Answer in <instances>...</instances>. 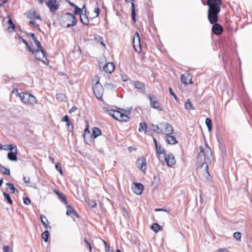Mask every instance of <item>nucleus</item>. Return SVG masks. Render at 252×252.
<instances>
[{"label": "nucleus", "instance_id": "obj_60", "mask_svg": "<svg viewBox=\"0 0 252 252\" xmlns=\"http://www.w3.org/2000/svg\"><path fill=\"white\" fill-rule=\"evenodd\" d=\"M26 34L28 36H30L32 37V40L34 39L35 38H36V37L35 36V34L33 33H32V32H26Z\"/></svg>", "mask_w": 252, "mask_h": 252}, {"label": "nucleus", "instance_id": "obj_13", "mask_svg": "<svg viewBox=\"0 0 252 252\" xmlns=\"http://www.w3.org/2000/svg\"><path fill=\"white\" fill-rule=\"evenodd\" d=\"M133 184L134 186L132 188L134 192L137 195L141 194L144 189V186L142 184L138 183H134Z\"/></svg>", "mask_w": 252, "mask_h": 252}, {"label": "nucleus", "instance_id": "obj_15", "mask_svg": "<svg viewBox=\"0 0 252 252\" xmlns=\"http://www.w3.org/2000/svg\"><path fill=\"white\" fill-rule=\"evenodd\" d=\"M156 147L158 158L159 161H161V158L165 157V150L162 148L160 144L158 145Z\"/></svg>", "mask_w": 252, "mask_h": 252}, {"label": "nucleus", "instance_id": "obj_33", "mask_svg": "<svg viewBox=\"0 0 252 252\" xmlns=\"http://www.w3.org/2000/svg\"><path fill=\"white\" fill-rule=\"evenodd\" d=\"M49 235V232L48 230H45L41 234L42 238L45 242H47L48 241Z\"/></svg>", "mask_w": 252, "mask_h": 252}, {"label": "nucleus", "instance_id": "obj_37", "mask_svg": "<svg viewBox=\"0 0 252 252\" xmlns=\"http://www.w3.org/2000/svg\"><path fill=\"white\" fill-rule=\"evenodd\" d=\"M15 148H16V146L13 144H9L4 145V148L2 149H3L4 150H9L10 152L12 150L13 151Z\"/></svg>", "mask_w": 252, "mask_h": 252}, {"label": "nucleus", "instance_id": "obj_38", "mask_svg": "<svg viewBox=\"0 0 252 252\" xmlns=\"http://www.w3.org/2000/svg\"><path fill=\"white\" fill-rule=\"evenodd\" d=\"M151 228L155 232H157L161 229V226L157 223H154L151 227Z\"/></svg>", "mask_w": 252, "mask_h": 252}, {"label": "nucleus", "instance_id": "obj_61", "mask_svg": "<svg viewBox=\"0 0 252 252\" xmlns=\"http://www.w3.org/2000/svg\"><path fill=\"white\" fill-rule=\"evenodd\" d=\"M94 11L96 14L95 17H98L100 13V8L99 7H96L94 8Z\"/></svg>", "mask_w": 252, "mask_h": 252}, {"label": "nucleus", "instance_id": "obj_16", "mask_svg": "<svg viewBox=\"0 0 252 252\" xmlns=\"http://www.w3.org/2000/svg\"><path fill=\"white\" fill-rule=\"evenodd\" d=\"M160 126L163 127L166 134H172L173 133V129L171 125L167 122H164L161 123Z\"/></svg>", "mask_w": 252, "mask_h": 252}, {"label": "nucleus", "instance_id": "obj_57", "mask_svg": "<svg viewBox=\"0 0 252 252\" xmlns=\"http://www.w3.org/2000/svg\"><path fill=\"white\" fill-rule=\"evenodd\" d=\"M3 252H13L9 246H5L3 248Z\"/></svg>", "mask_w": 252, "mask_h": 252}, {"label": "nucleus", "instance_id": "obj_50", "mask_svg": "<svg viewBox=\"0 0 252 252\" xmlns=\"http://www.w3.org/2000/svg\"><path fill=\"white\" fill-rule=\"evenodd\" d=\"M144 126L146 129V131L147 130V124L146 123H143V124L142 123H140V126L139 127V131H142L143 129H144Z\"/></svg>", "mask_w": 252, "mask_h": 252}, {"label": "nucleus", "instance_id": "obj_43", "mask_svg": "<svg viewBox=\"0 0 252 252\" xmlns=\"http://www.w3.org/2000/svg\"><path fill=\"white\" fill-rule=\"evenodd\" d=\"M67 130L70 131V132H73V124L71 123V121H69V122H67L66 123Z\"/></svg>", "mask_w": 252, "mask_h": 252}, {"label": "nucleus", "instance_id": "obj_25", "mask_svg": "<svg viewBox=\"0 0 252 252\" xmlns=\"http://www.w3.org/2000/svg\"><path fill=\"white\" fill-rule=\"evenodd\" d=\"M55 192L58 195L63 202H64L65 204H67V201L66 200L65 195L63 193L61 192L58 189H55Z\"/></svg>", "mask_w": 252, "mask_h": 252}, {"label": "nucleus", "instance_id": "obj_58", "mask_svg": "<svg viewBox=\"0 0 252 252\" xmlns=\"http://www.w3.org/2000/svg\"><path fill=\"white\" fill-rule=\"evenodd\" d=\"M89 206H91L92 208H95L96 206V203L95 201L91 200L89 203Z\"/></svg>", "mask_w": 252, "mask_h": 252}, {"label": "nucleus", "instance_id": "obj_19", "mask_svg": "<svg viewBox=\"0 0 252 252\" xmlns=\"http://www.w3.org/2000/svg\"><path fill=\"white\" fill-rule=\"evenodd\" d=\"M161 123L158 125H155L153 124H151V126L152 127V130L158 134H161L163 133V127L160 126Z\"/></svg>", "mask_w": 252, "mask_h": 252}, {"label": "nucleus", "instance_id": "obj_36", "mask_svg": "<svg viewBox=\"0 0 252 252\" xmlns=\"http://www.w3.org/2000/svg\"><path fill=\"white\" fill-rule=\"evenodd\" d=\"M185 107L187 109L194 110V108L193 107L191 102L189 99H188L185 104Z\"/></svg>", "mask_w": 252, "mask_h": 252}, {"label": "nucleus", "instance_id": "obj_30", "mask_svg": "<svg viewBox=\"0 0 252 252\" xmlns=\"http://www.w3.org/2000/svg\"><path fill=\"white\" fill-rule=\"evenodd\" d=\"M0 171L3 174L9 175L10 173V169L0 164Z\"/></svg>", "mask_w": 252, "mask_h": 252}, {"label": "nucleus", "instance_id": "obj_34", "mask_svg": "<svg viewBox=\"0 0 252 252\" xmlns=\"http://www.w3.org/2000/svg\"><path fill=\"white\" fill-rule=\"evenodd\" d=\"M3 195L4 196L5 200L9 204H12L13 201L11 199L10 195L5 192L3 193Z\"/></svg>", "mask_w": 252, "mask_h": 252}, {"label": "nucleus", "instance_id": "obj_44", "mask_svg": "<svg viewBox=\"0 0 252 252\" xmlns=\"http://www.w3.org/2000/svg\"><path fill=\"white\" fill-rule=\"evenodd\" d=\"M233 237L237 241H240L241 238V233L239 232H236L233 233Z\"/></svg>", "mask_w": 252, "mask_h": 252}, {"label": "nucleus", "instance_id": "obj_8", "mask_svg": "<svg viewBox=\"0 0 252 252\" xmlns=\"http://www.w3.org/2000/svg\"><path fill=\"white\" fill-rule=\"evenodd\" d=\"M115 116L116 120L122 122H128L130 119V117L127 115L118 110H115Z\"/></svg>", "mask_w": 252, "mask_h": 252}, {"label": "nucleus", "instance_id": "obj_29", "mask_svg": "<svg viewBox=\"0 0 252 252\" xmlns=\"http://www.w3.org/2000/svg\"><path fill=\"white\" fill-rule=\"evenodd\" d=\"M85 142L88 144H90L93 142L94 138L92 134H88L86 136L84 137Z\"/></svg>", "mask_w": 252, "mask_h": 252}, {"label": "nucleus", "instance_id": "obj_14", "mask_svg": "<svg viewBox=\"0 0 252 252\" xmlns=\"http://www.w3.org/2000/svg\"><path fill=\"white\" fill-rule=\"evenodd\" d=\"M133 46L136 51H137V49L136 48V47H139L140 50H141L140 38L138 32H136L133 35Z\"/></svg>", "mask_w": 252, "mask_h": 252}, {"label": "nucleus", "instance_id": "obj_9", "mask_svg": "<svg viewBox=\"0 0 252 252\" xmlns=\"http://www.w3.org/2000/svg\"><path fill=\"white\" fill-rule=\"evenodd\" d=\"M93 91L94 94L96 96V97L98 98H101L102 97L103 92V86L100 84H94L93 85Z\"/></svg>", "mask_w": 252, "mask_h": 252}, {"label": "nucleus", "instance_id": "obj_42", "mask_svg": "<svg viewBox=\"0 0 252 252\" xmlns=\"http://www.w3.org/2000/svg\"><path fill=\"white\" fill-rule=\"evenodd\" d=\"M24 44L26 45L27 50L31 52L32 54H36L37 55L36 50L32 49L27 41Z\"/></svg>", "mask_w": 252, "mask_h": 252}, {"label": "nucleus", "instance_id": "obj_5", "mask_svg": "<svg viewBox=\"0 0 252 252\" xmlns=\"http://www.w3.org/2000/svg\"><path fill=\"white\" fill-rule=\"evenodd\" d=\"M102 65V63L99 64V70L101 71H104L105 72L111 74L115 69L114 63L112 62L108 63L104 65Z\"/></svg>", "mask_w": 252, "mask_h": 252}, {"label": "nucleus", "instance_id": "obj_1", "mask_svg": "<svg viewBox=\"0 0 252 252\" xmlns=\"http://www.w3.org/2000/svg\"><path fill=\"white\" fill-rule=\"evenodd\" d=\"M221 4V0H207V5L209 6L208 19L210 24L213 25L212 31L216 35L221 34L223 32L222 26L217 23Z\"/></svg>", "mask_w": 252, "mask_h": 252}, {"label": "nucleus", "instance_id": "obj_56", "mask_svg": "<svg viewBox=\"0 0 252 252\" xmlns=\"http://www.w3.org/2000/svg\"><path fill=\"white\" fill-rule=\"evenodd\" d=\"M95 81V83L94 84H99V78L98 75H95L94 77L93 83Z\"/></svg>", "mask_w": 252, "mask_h": 252}, {"label": "nucleus", "instance_id": "obj_49", "mask_svg": "<svg viewBox=\"0 0 252 252\" xmlns=\"http://www.w3.org/2000/svg\"><path fill=\"white\" fill-rule=\"evenodd\" d=\"M205 171L206 173L207 174V176L206 177L207 180L209 181H211L212 180V177L210 176V173L208 171V164H206Z\"/></svg>", "mask_w": 252, "mask_h": 252}, {"label": "nucleus", "instance_id": "obj_32", "mask_svg": "<svg viewBox=\"0 0 252 252\" xmlns=\"http://www.w3.org/2000/svg\"><path fill=\"white\" fill-rule=\"evenodd\" d=\"M104 87L109 90H114L117 88V86L112 83H106L104 84Z\"/></svg>", "mask_w": 252, "mask_h": 252}, {"label": "nucleus", "instance_id": "obj_52", "mask_svg": "<svg viewBox=\"0 0 252 252\" xmlns=\"http://www.w3.org/2000/svg\"><path fill=\"white\" fill-rule=\"evenodd\" d=\"M169 92L171 95H172L174 98L176 100V101H178V98L175 93L173 92L171 88H169Z\"/></svg>", "mask_w": 252, "mask_h": 252}, {"label": "nucleus", "instance_id": "obj_27", "mask_svg": "<svg viewBox=\"0 0 252 252\" xmlns=\"http://www.w3.org/2000/svg\"><path fill=\"white\" fill-rule=\"evenodd\" d=\"M102 134L101 130L97 127H94L93 128V136L94 138H96L99 135H101Z\"/></svg>", "mask_w": 252, "mask_h": 252}, {"label": "nucleus", "instance_id": "obj_59", "mask_svg": "<svg viewBox=\"0 0 252 252\" xmlns=\"http://www.w3.org/2000/svg\"><path fill=\"white\" fill-rule=\"evenodd\" d=\"M69 121H70V120L67 115H65L62 119V122H64L67 123V122H69Z\"/></svg>", "mask_w": 252, "mask_h": 252}, {"label": "nucleus", "instance_id": "obj_24", "mask_svg": "<svg viewBox=\"0 0 252 252\" xmlns=\"http://www.w3.org/2000/svg\"><path fill=\"white\" fill-rule=\"evenodd\" d=\"M80 22L84 25L88 26L89 25V19L86 13H83L80 16Z\"/></svg>", "mask_w": 252, "mask_h": 252}, {"label": "nucleus", "instance_id": "obj_64", "mask_svg": "<svg viewBox=\"0 0 252 252\" xmlns=\"http://www.w3.org/2000/svg\"><path fill=\"white\" fill-rule=\"evenodd\" d=\"M77 109V108L75 106H73L71 107V108L70 109V110L69 111V113H71L72 112H75L76 110Z\"/></svg>", "mask_w": 252, "mask_h": 252}, {"label": "nucleus", "instance_id": "obj_53", "mask_svg": "<svg viewBox=\"0 0 252 252\" xmlns=\"http://www.w3.org/2000/svg\"><path fill=\"white\" fill-rule=\"evenodd\" d=\"M23 202L25 205H28L31 203V201L29 197L25 196L23 197Z\"/></svg>", "mask_w": 252, "mask_h": 252}, {"label": "nucleus", "instance_id": "obj_2", "mask_svg": "<svg viewBox=\"0 0 252 252\" xmlns=\"http://www.w3.org/2000/svg\"><path fill=\"white\" fill-rule=\"evenodd\" d=\"M199 150L200 152L197 158V161L198 163L202 164V166L204 165L206 166V164H207V162L208 160H211L210 158L212 157L211 149L209 148V149L205 152L203 146H200Z\"/></svg>", "mask_w": 252, "mask_h": 252}, {"label": "nucleus", "instance_id": "obj_40", "mask_svg": "<svg viewBox=\"0 0 252 252\" xmlns=\"http://www.w3.org/2000/svg\"><path fill=\"white\" fill-rule=\"evenodd\" d=\"M24 44L26 45L27 50L31 52L32 54H36L37 55L36 50L32 49L27 41Z\"/></svg>", "mask_w": 252, "mask_h": 252}, {"label": "nucleus", "instance_id": "obj_48", "mask_svg": "<svg viewBox=\"0 0 252 252\" xmlns=\"http://www.w3.org/2000/svg\"><path fill=\"white\" fill-rule=\"evenodd\" d=\"M89 128V125L88 123H87L86 127L84 129V133L83 135L84 137L86 136V135L88 134H92L91 132L90 131Z\"/></svg>", "mask_w": 252, "mask_h": 252}, {"label": "nucleus", "instance_id": "obj_39", "mask_svg": "<svg viewBox=\"0 0 252 252\" xmlns=\"http://www.w3.org/2000/svg\"><path fill=\"white\" fill-rule=\"evenodd\" d=\"M24 44L26 45L27 50L31 52L32 54H36L37 55L36 50L32 49L27 41Z\"/></svg>", "mask_w": 252, "mask_h": 252}, {"label": "nucleus", "instance_id": "obj_12", "mask_svg": "<svg viewBox=\"0 0 252 252\" xmlns=\"http://www.w3.org/2000/svg\"><path fill=\"white\" fill-rule=\"evenodd\" d=\"M136 165L137 167L141 171H145L147 169L146 160L144 158L137 159Z\"/></svg>", "mask_w": 252, "mask_h": 252}, {"label": "nucleus", "instance_id": "obj_41", "mask_svg": "<svg viewBox=\"0 0 252 252\" xmlns=\"http://www.w3.org/2000/svg\"><path fill=\"white\" fill-rule=\"evenodd\" d=\"M24 44L26 45L27 50L31 52L32 54H36L37 55L36 50L32 49L27 41Z\"/></svg>", "mask_w": 252, "mask_h": 252}, {"label": "nucleus", "instance_id": "obj_7", "mask_svg": "<svg viewBox=\"0 0 252 252\" xmlns=\"http://www.w3.org/2000/svg\"><path fill=\"white\" fill-rule=\"evenodd\" d=\"M165 161L167 165L169 167H172L176 164V161L174 156L172 154H169L167 155L165 154V157L161 158V161Z\"/></svg>", "mask_w": 252, "mask_h": 252}, {"label": "nucleus", "instance_id": "obj_4", "mask_svg": "<svg viewBox=\"0 0 252 252\" xmlns=\"http://www.w3.org/2000/svg\"><path fill=\"white\" fill-rule=\"evenodd\" d=\"M63 18L67 23L65 28H68L76 25L77 19L73 14L66 12Z\"/></svg>", "mask_w": 252, "mask_h": 252}, {"label": "nucleus", "instance_id": "obj_26", "mask_svg": "<svg viewBox=\"0 0 252 252\" xmlns=\"http://www.w3.org/2000/svg\"><path fill=\"white\" fill-rule=\"evenodd\" d=\"M40 220L42 223L46 228H51V226L49 225V222L47 218L43 215H40Z\"/></svg>", "mask_w": 252, "mask_h": 252}, {"label": "nucleus", "instance_id": "obj_31", "mask_svg": "<svg viewBox=\"0 0 252 252\" xmlns=\"http://www.w3.org/2000/svg\"><path fill=\"white\" fill-rule=\"evenodd\" d=\"M6 186H7V188L6 189V190H8V189L12 190V193H14L15 191H17L18 192V189H17L14 186V185L10 183H7L6 184Z\"/></svg>", "mask_w": 252, "mask_h": 252}, {"label": "nucleus", "instance_id": "obj_20", "mask_svg": "<svg viewBox=\"0 0 252 252\" xmlns=\"http://www.w3.org/2000/svg\"><path fill=\"white\" fill-rule=\"evenodd\" d=\"M135 0H128V1H126V2H130L131 5V18L134 22L136 21V12H135V7L134 4Z\"/></svg>", "mask_w": 252, "mask_h": 252}, {"label": "nucleus", "instance_id": "obj_51", "mask_svg": "<svg viewBox=\"0 0 252 252\" xmlns=\"http://www.w3.org/2000/svg\"><path fill=\"white\" fill-rule=\"evenodd\" d=\"M187 78V76H185L184 74L182 75L181 80L183 84H184L185 85V86H187L188 84Z\"/></svg>", "mask_w": 252, "mask_h": 252}, {"label": "nucleus", "instance_id": "obj_47", "mask_svg": "<svg viewBox=\"0 0 252 252\" xmlns=\"http://www.w3.org/2000/svg\"><path fill=\"white\" fill-rule=\"evenodd\" d=\"M56 169L59 172V173L61 174H63V172L62 169L61 165L60 162H57L55 165Z\"/></svg>", "mask_w": 252, "mask_h": 252}, {"label": "nucleus", "instance_id": "obj_3", "mask_svg": "<svg viewBox=\"0 0 252 252\" xmlns=\"http://www.w3.org/2000/svg\"><path fill=\"white\" fill-rule=\"evenodd\" d=\"M19 95L21 101L25 104L34 105L37 102L36 97L29 93H22Z\"/></svg>", "mask_w": 252, "mask_h": 252}, {"label": "nucleus", "instance_id": "obj_54", "mask_svg": "<svg viewBox=\"0 0 252 252\" xmlns=\"http://www.w3.org/2000/svg\"><path fill=\"white\" fill-rule=\"evenodd\" d=\"M56 96L57 98L60 99L62 101L64 100L65 98V95L62 93L58 94Z\"/></svg>", "mask_w": 252, "mask_h": 252}, {"label": "nucleus", "instance_id": "obj_55", "mask_svg": "<svg viewBox=\"0 0 252 252\" xmlns=\"http://www.w3.org/2000/svg\"><path fill=\"white\" fill-rule=\"evenodd\" d=\"M108 114L112 116L114 119H115V110H107Z\"/></svg>", "mask_w": 252, "mask_h": 252}, {"label": "nucleus", "instance_id": "obj_28", "mask_svg": "<svg viewBox=\"0 0 252 252\" xmlns=\"http://www.w3.org/2000/svg\"><path fill=\"white\" fill-rule=\"evenodd\" d=\"M35 44L36 45L37 48L36 50L37 55L39 54V51H43V47H42L41 43L38 40L37 38H35L33 40Z\"/></svg>", "mask_w": 252, "mask_h": 252}, {"label": "nucleus", "instance_id": "obj_63", "mask_svg": "<svg viewBox=\"0 0 252 252\" xmlns=\"http://www.w3.org/2000/svg\"><path fill=\"white\" fill-rule=\"evenodd\" d=\"M85 242L86 243V245L88 246V248L89 249L90 251H92V248L91 245V244L87 241L86 239H85L84 240Z\"/></svg>", "mask_w": 252, "mask_h": 252}, {"label": "nucleus", "instance_id": "obj_10", "mask_svg": "<svg viewBox=\"0 0 252 252\" xmlns=\"http://www.w3.org/2000/svg\"><path fill=\"white\" fill-rule=\"evenodd\" d=\"M46 4L52 12L57 11L59 8L57 0H48L46 2Z\"/></svg>", "mask_w": 252, "mask_h": 252}, {"label": "nucleus", "instance_id": "obj_18", "mask_svg": "<svg viewBox=\"0 0 252 252\" xmlns=\"http://www.w3.org/2000/svg\"><path fill=\"white\" fill-rule=\"evenodd\" d=\"M17 148L14 150L11 151L7 154V158L11 161H16L17 160Z\"/></svg>", "mask_w": 252, "mask_h": 252}, {"label": "nucleus", "instance_id": "obj_62", "mask_svg": "<svg viewBox=\"0 0 252 252\" xmlns=\"http://www.w3.org/2000/svg\"><path fill=\"white\" fill-rule=\"evenodd\" d=\"M103 242L105 245V249L106 252H108L110 250V246L109 245H108L105 241H103Z\"/></svg>", "mask_w": 252, "mask_h": 252}, {"label": "nucleus", "instance_id": "obj_45", "mask_svg": "<svg viewBox=\"0 0 252 252\" xmlns=\"http://www.w3.org/2000/svg\"><path fill=\"white\" fill-rule=\"evenodd\" d=\"M74 9L75 14H79L80 16L81 14H82L83 13V9L80 8L78 6H76Z\"/></svg>", "mask_w": 252, "mask_h": 252}, {"label": "nucleus", "instance_id": "obj_17", "mask_svg": "<svg viewBox=\"0 0 252 252\" xmlns=\"http://www.w3.org/2000/svg\"><path fill=\"white\" fill-rule=\"evenodd\" d=\"M165 141L169 145H175L178 143L175 137L171 135V134L166 135Z\"/></svg>", "mask_w": 252, "mask_h": 252}, {"label": "nucleus", "instance_id": "obj_22", "mask_svg": "<svg viewBox=\"0 0 252 252\" xmlns=\"http://www.w3.org/2000/svg\"><path fill=\"white\" fill-rule=\"evenodd\" d=\"M132 84L134 86L135 88L138 90H142L145 88L144 83L139 81H133L132 82Z\"/></svg>", "mask_w": 252, "mask_h": 252}, {"label": "nucleus", "instance_id": "obj_6", "mask_svg": "<svg viewBox=\"0 0 252 252\" xmlns=\"http://www.w3.org/2000/svg\"><path fill=\"white\" fill-rule=\"evenodd\" d=\"M148 98L150 102V106L152 108L155 109L159 111H162V108L160 107V103L157 101L156 97L154 94H149Z\"/></svg>", "mask_w": 252, "mask_h": 252}, {"label": "nucleus", "instance_id": "obj_21", "mask_svg": "<svg viewBox=\"0 0 252 252\" xmlns=\"http://www.w3.org/2000/svg\"><path fill=\"white\" fill-rule=\"evenodd\" d=\"M66 214L67 216H70L71 217L73 216H75L77 218H79V216L78 215V213L71 205L67 206V211Z\"/></svg>", "mask_w": 252, "mask_h": 252}, {"label": "nucleus", "instance_id": "obj_46", "mask_svg": "<svg viewBox=\"0 0 252 252\" xmlns=\"http://www.w3.org/2000/svg\"><path fill=\"white\" fill-rule=\"evenodd\" d=\"M8 23L9 24V25L10 26V27L12 30V31L11 32H14V31H15V25H14V23L13 22L12 19H11L10 17L8 16Z\"/></svg>", "mask_w": 252, "mask_h": 252}, {"label": "nucleus", "instance_id": "obj_11", "mask_svg": "<svg viewBox=\"0 0 252 252\" xmlns=\"http://www.w3.org/2000/svg\"><path fill=\"white\" fill-rule=\"evenodd\" d=\"M36 59L39 61H41L44 64L47 65L49 63V61L47 58L46 57V51L43 49V51H39V54L36 55L34 54Z\"/></svg>", "mask_w": 252, "mask_h": 252}, {"label": "nucleus", "instance_id": "obj_23", "mask_svg": "<svg viewBox=\"0 0 252 252\" xmlns=\"http://www.w3.org/2000/svg\"><path fill=\"white\" fill-rule=\"evenodd\" d=\"M27 17L32 20H41V17L39 15L36 14V11H32L28 12Z\"/></svg>", "mask_w": 252, "mask_h": 252}, {"label": "nucleus", "instance_id": "obj_35", "mask_svg": "<svg viewBox=\"0 0 252 252\" xmlns=\"http://www.w3.org/2000/svg\"><path fill=\"white\" fill-rule=\"evenodd\" d=\"M205 123L208 127V130L210 131L212 128V122L211 119L209 118H206Z\"/></svg>", "mask_w": 252, "mask_h": 252}]
</instances>
